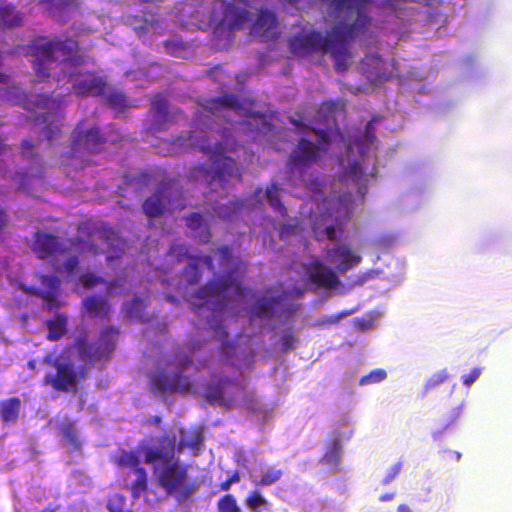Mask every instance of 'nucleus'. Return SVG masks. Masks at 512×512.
I'll return each instance as SVG.
<instances>
[{"label": "nucleus", "mask_w": 512, "mask_h": 512, "mask_svg": "<svg viewBox=\"0 0 512 512\" xmlns=\"http://www.w3.org/2000/svg\"><path fill=\"white\" fill-rule=\"evenodd\" d=\"M370 1L331 0L328 4L331 15L342 20L332 26L328 36L315 29L303 28L288 38L290 52L295 56L312 53L330 54L335 62V70L346 71L352 57L348 44L365 35L371 25L372 18L366 13Z\"/></svg>", "instance_id": "1"}, {"label": "nucleus", "mask_w": 512, "mask_h": 512, "mask_svg": "<svg viewBox=\"0 0 512 512\" xmlns=\"http://www.w3.org/2000/svg\"><path fill=\"white\" fill-rule=\"evenodd\" d=\"M202 443L201 432L181 429L178 443L173 433H165L158 439L157 447L143 449L144 462L152 466L157 485L179 504L191 501L199 485L190 477L189 465L176 458L175 454L185 448L199 449Z\"/></svg>", "instance_id": "2"}, {"label": "nucleus", "mask_w": 512, "mask_h": 512, "mask_svg": "<svg viewBox=\"0 0 512 512\" xmlns=\"http://www.w3.org/2000/svg\"><path fill=\"white\" fill-rule=\"evenodd\" d=\"M28 47L39 81L49 78L50 71L56 67H59L63 74L62 77L57 75V81L65 78L72 80V69L83 66L88 61L78 41L73 38L47 40L45 37H36L31 40Z\"/></svg>", "instance_id": "3"}, {"label": "nucleus", "mask_w": 512, "mask_h": 512, "mask_svg": "<svg viewBox=\"0 0 512 512\" xmlns=\"http://www.w3.org/2000/svg\"><path fill=\"white\" fill-rule=\"evenodd\" d=\"M185 141L188 142L189 146L203 153L211 154L212 166L210 168L200 164L190 169L189 177L192 180H202L208 185L217 181L222 188H226L233 180L242 181V174L236 161L219 152L220 142L211 143L206 131L201 130L198 134L197 129H194L189 132Z\"/></svg>", "instance_id": "4"}, {"label": "nucleus", "mask_w": 512, "mask_h": 512, "mask_svg": "<svg viewBox=\"0 0 512 512\" xmlns=\"http://www.w3.org/2000/svg\"><path fill=\"white\" fill-rule=\"evenodd\" d=\"M7 99L13 105L22 106L25 110L37 114L34 126L38 128L36 134L39 142L43 139L50 141L58 137L64 118L61 99L47 94H38L30 98L20 88L10 91Z\"/></svg>", "instance_id": "5"}, {"label": "nucleus", "mask_w": 512, "mask_h": 512, "mask_svg": "<svg viewBox=\"0 0 512 512\" xmlns=\"http://www.w3.org/2000/svg\"><path fill=\"white\" fill-rule=\"evenodd\" d=\"M229 289H234L238 296H244L246 288L243 287L232 274L223 275L220 278L214 279L201 287L193 296L191 301L192 309L195 313L200 314L203 308L211 310L213 317L208 319L211 329L214 330L215 336L223 347L230 346L228 341V332L220 325L215 323L217 313L223 312L227 306L226 292Z\"/></svg>", "instance_id": "6"}, {"label": "nucleus", "mask_w": 512, "mask_h": 512, "mask_svg": "<svg viewBox=\"0 0 512 512\" xmlns=\"http://www.w3.org/2000/svg\"><path fill=\"white\" fill-rule=\"evenodd\" d=\"M354 200L350 193L323 199L320 211L312 218V231L317 241L337 240L352 217Z\"/></svg>", "instance_id": "7"}, {"label": "nucleus", "mask_w": 512, "mask_h": 512, "mask_svg": "<svg viewBox=\"0 0 512 512\" xmlns=\"http://www.w3.org/2000/svg\"><path fill=\"white\" fill-rule=\"evenodd\" d=\"M200 347V343L195 342L188 345L187 350L189 354L182 350H177L167 362V365L174 368L176 372L168 373L163 368L157 369L151 374L152 390L161 395L178 393L186 396L194 393L190 377L183 375V372L193 364L192 355Z\"/></svg>", "instance_id": "8"}, {"label": "nucleus", "mask_w": 512, "mask_h": 512, "mask_svg": "<svg viewBox=\"0 0 512 512\" xmlns=\"http://www.w3.org/2000/svg\"><path fill=\"white\" fill-rule=\"evenodd\" d=\"M211 5L209 17L205 26L212 28L214 33H231L241 30L250 19V12L236 7L235 3L251 5L252 0H204Z\"/></svg>", "instance_id": "9"}, {"label": "nucleus", "mask_w": 512, "mask_h": 512, "mask_svg": "<svg viewBox=\"0 0 512 512\" xmlns=\"http://www.w3.org/2000/svg\"><path fill=\"white\" fill-rule=\"evenodd\" d=\"M314 132L317 143L305 138L300 139L287 160L288 172L300 179L303 178L307 169L321 158L322 153L328 151L330 146V139L326 132Z\"/></svg>", "instance_id": "10"}, {"label": "nucleus", "mask_w": 512, "mask_h": 512, "mask_svg": "<svg viewBox=\"0 0 512 512\" xmlns=\"http://www.w3.org/2000/svg\"><path fill=\"white\" fill-rule=\"evenodd\" d=\"M84 121H80L71 134L70 152L71 156L82 157L86 153L97 152L107 142L116 143L118 137H105L100 134L97 126L89 129L83 128Z\"/></svg>", "instance_id": "11"}, {"label": "nucleus", "mask_w": 512, "mask_h": 512, "mask_svg": "<svg viewBox=\"0 0 512 512\" xmlns=\"http://www.w3.org/2000/svg\"><path fill=\"white\" fill-rule=\"evenodd\" d=\"M56 370L55 374H47L44 378V384L51 385L58 392H76L80 381L87 376L85 366L76 368L71 361H60L56 359L53 362Z\"/></svg>", "instance_id": "12"}, {"label": "nucleus", "mask_w": 512, "mask_h": 512, "mask_svg": "<svg viewBox=\"0 0 512 512\" xmlns=\"http://www.w3.org/2000/svg\"><path fill=\"white\" fill-rule=\"evenodd\" d=\"M118 335L119 330L109 326L100 332L96 343H88L85 338H79L77 350L80 358L90 362L107 359L116 347V336Z\"/></svg>", "instance_id": "13"}, {"label": "nucleus", "mask_w": 512, "mask_h": 512, "mask_svg": "<svg viewBox=\"0 0 512 512\" xmlns=\"http://www.w3.org/2000/svg\"><path fill=\"white\" fill-rule=\"evenodd\" d=\"M31 249L37 258L41 260L64 255L69 250L59 236L40 230H37L33 235Z\"/></svg>", "instance_id": "14"}, {"label": "nucleus", "mask_w": 512, "mask_h": 512, "mask_svg": "<svg viewBox=\"0 0 512 512\" xmlns=\"http://www.w3.org/2000/svg\"><path fill=\"white\" fill-rule=\"evenodd\" d=\"M67 81L73 82V92L80 97H99L106 93L107 82L105 78L94 72L76 75L72 71V80L67 78Z\"/></svg>", "instance_id": "15"}, {"label": "nucleus", "mask_w": 512, "mask_h": 512, "mask_svg": "<svg viewBox=\"0 0 512 512\" xmlns=\"http://www.w3.org/2000/svg\"><path fill=\"white\" fill-rule=\"evenodd\" d=\"M307 279L314 290H333L337 289L341 284L335 272L325 266L319 259H314L309 263L307 267Z\"/></svg>", "instance_id": "16"}, {"label": "nucleus", "mask_w": 512, "mask_h": 512, "mask_svg": "<svg viewBox=\"0 0 512 512\" xmlns=\"http://www.w3.org/2000/svg\"><path fill=\"white\" fill-rule=\"evenodd\" d=\"M359 70L372 83H383L392 78L386 62L377 53L366 54L359 63Z\"/></svg>", "instance_id": "17"}, {"label": "nucleus", "mask_w": 512, "mask_h": 512, "mask_svg": "<svg viewBox=\"0 0 512 512\" xmlns=\"http://www.w3.org/2000/svg\"><path fill=\"white\" fill-rule=\"evenodd\" d=\"M251 34L264 40H275L279 36L278 20L274 12L261 8L252 22Z\"/></svg>", "instance_id": "18"}, {"label": "nucleus", "mask_w": 512, "mask_h": 512, "mask_svg": "<svg viewBox=\"0 0 512 512\" xmlns=\"http://www.w3.org/2000/svg\"><path fill=\"white\" fill-rule=\"evenodd\" d=\"M152 129L155 131L167 130L175 120L178 111L170 112L167 99L162 94H157L151 102Z\"/></svg>", "instance_id": "19"}, {"label": "nucleus", "mask_w": 512, "mask_h": 512, "mask_svg": "<svg viewBox=\"0 0 512 512\" xmlns=\"http://www.w3.org/2000/svg\"><path fill=\"white\" fill-rule=\"evenodd\" d=\"M234 385V381L226 376L219 377L216 381L205 385L203 397L212 406H220L229 409L232 398H225L224 391L226 388Z\"/></svg>", "instance_id": "20"}, {"label": "nucleus", "mask_w": 512, "mask_h": 512, "mask_svg": "<svg viewBox=\"0 0 512 512\" xmlns=\"http://www.w3.org/2000/svg\"><path fill=\"white\" fill-rule=\"evenodd\" d=\"M327 257L330 262L338 260L337 270L345 273L361 262V257L352 252V250L344 244H339L331 249H326Z\"/></svg>", "instance_id": "21"}, {"label": "nucleus", "mask_w": 512, "mask_h": 512, "mask_svg": "<svg viewBox=\"0 0 512 512\" xmlns=\"http://www.w3.org/2000/svg\"><path fill=\"white\" fill-rule=\"evenodd\" d=\"M174 186H177L176 183L161 184L156 192L143 202L142 209L144 214L151 218L160 217L164 211L162 198L167 193V190L173 189Z\"/></svg>", "instance_id": "22"}, {"label": "nucleus", "mask_w": 512, "mask_h": 512, "mask_svg": "<svg viewBox=\"0 0 512 512\" xmlns=\"http://www.w3.org/2000/svg\"><path fill=\"white\" fill-rule=\"evenodd\" d=\"M203 109L213 115H217L220 111L225 109H232L236 112L243 110V105L238 97L234 94H223L216 98H211L205 101Z\"/></svg>", "instance_id": "23"}, {"label": "nucleus", "mask_w": 512, "mask_h": 512, "mask_svg": "<svg viewBox=\"0 0 512 512\" xmlns=\"http://www.w3.org/2000/svg\"><path fill=\"white\" fill-rule=\"evenodd\" d=\"M199 263L204 264L210 271L214 270L213 259L210 255L193 258L182 272V278L186 285H195L201 280Z\"/></svg>", "instance_id": "24"}, {"label": "nucleus", "mask_w": 512, "mask_h": 512, "mask_svg": "<svg viewBox=\"0 0 512 512\" xmlns=\"http://www.w3.org/2000/svg\"><path fill=\"white\" fill-rule=\"evenodd\" d=\"M85 311L94 318L108 320L112 311L108 300L102 296L93 295L83 300Z\"/></svg>", "instance_id": "25"}, {"label": "nucleus", "mask_w": 512, "mask_h": 512, "mask_svg": "<svg viewBox=\"0 0 512 512\" xmlns=\"http://www.w3.org/2000/svg\"><path fill=\"white\" fill-rule=\"evenodd\" d=\"M342 457L343 449L341 437L338 433L330 440L324 455L320 459V463L329 469L336 470L341 464Z\"/></svg>", "instance_id": "26"}, {"label": "nucleus", "mask_w": 512, "mask_h": 512, "mask_svg": "<svg viewBox=\"0 0 512 512\" xmlns=\"http://www.w3.org/2000/svg\"><path fill=\"white\" fill-rule=\"evenodd\" d=\"M186 226L195 233L199 240L207 244L211 239V231L206 219L198 212L190 213L186 218Z\"/></svg>", "instance_id": "27"}, {"label": "nucleus", "mask_w": 512, "mask_h": 512, "mask_svg": "<svg viewBox=\"0 0 512 512\" xmlns=\"http://www.w3.org/2000/svg\"><path fill=\"white\" fill-rule=\"evenodd\" d=\"M21 400L11 397L0 402V418L6 424L15 423L19 418Z\"/></svg>", "instance_id": "28"}, {"label": "nucleus", "mask_w": 512, "mask_h": 512, "mask_svg": "<svg viewBox=\"0 0 512 512\" xmlns=\"http://www.w3.org/2000/svg\"><path fill=\"white\" fill-rule=\"evenodd\" d=\"M281 297L271 299L258 298L251 310L253 316L261 319L270 318L273 314L274 308L280 303Z\"/></svg>", "instance_id": "29"}, {"label": "nucleus", "mask_w": 512, "mask_h": 512, "mask_svg": "<svg viewBox=\"0 0 512 512\" xmlns=\"http://www.w3.org/2000/svg\"><path fill=\"white\" fill-rule=\"evenodd\" d=\"M127 22L133 27L138 35H144L150 31H154L159 25V19L154 15L147 17L128 16Z\"/></svg>", "instance_id": "30"}, {"label": "nucleus", "mask_w": 512, "mask_h": 512, "mask_svg": "<svg viewBox=\"0 0 512 512\" xmlns=\"http://www.w3.org/2000/svg\"><path fill=\"white\" fill-rule=\"evenodd\" d=\"M101 96L104 97L105 104L114 111L122 112L127 107V100L124 93L118 89L109 87L108 84L106 93Z\"/></svg>", "instance_id": "31"}, {"label": "nucleus", "mask_w": 512, "mask_h": 512, "mask_svg": "<svg viewBox=\"0 0 512 512\" xmlns=\"http://www.w3.org/2000/svg\"><path fill=\"white\" fill-rule=\"evenodd\" d=\"M58 430L62 438L69 444L73 451H80L82 444L78 436V432L75 428L74 422L70 420L63 421L59 426Z\"/></svg>", "instance_id": "32"}, {"label": "nucleus", "mask_w": 512, "mask_h": 512, "mask_svg": "<svg viewBox=\"0 0 512 512\" xmlns=\"http://www.w3.org/2000/svg\"><path fill=\"white\" fill-rule=\"evenodd\" d=\"M21 24V15L13 6L0 7V30L18 27Z\"/></svg>", "instance_id": "33"}, {"label": "nucleus", "mask_w": 512, "mask_h": 512, "mask_svg": "<svg viewBox=\"0 0 512 512\" xmlns=\"http://www.w3.org/2000/svg\"><path fill=\"white\" fill-rule=\"evenodd\" d=\"M280 189L276 183H272L265 191L266 199L270 207L277 212L280 216L285 217L287 215V209L283 205L279 195Z\"/></svg>", "instance_id": "34"}, {"label": "nucleus", "mask_w": 512, "mask_h": 512, "mask_svg": "<svg viewBox=\"0 0 512 512\" xmlns=\"http://www.w3.org/2000/svg\"><path fill=\"white\" fill-rule=\"evenodd\" d=\"M137 476L136 480L130 487L131 497L136 500L145 495L148 489L147 472L144 468H139L135 471Z\"/></svg>", "instance_id": "35"}, {"label": "nucleus", "mask_w": 512, "mask_h": 512, "mask_svg": "<svg viewBox=\"0 0 512 512\" xmlns=\"http://www.w3.org/2000/svg\"><path fill=\"white\" fill-rule=\"evenodd\" d=\"M245 503L251 512H270L269 502L257 491L249 493Z\"/></svg>", "instance_id": "36"}, {"label": "nucleus", "mask_w": 512, "mask_h": 512, "mask_svg": "<svg viewBox=\"0 0 512 512\" xmlns=\"http://www.w3.org/2000/svg\"><path fill=\"white\" fill-rule=\"evenodd\" d=\"M46 325L48 329L47 338L50 341H57L66 333V318L64 316H58L55 320H49Z\"/></svg>", "instance_id": "37"}, {"label": "nucleus", "mask_w": 512, "mask_h": 512, "mask_svg": "<svg viewBox=\"0 0 512 512\" xmlns=\"http://www.w3.org/2000/svg\"><path fill=\"white\" fill-rule=\"evenodd\" d=\"M450 378L447 369H443L432 374L423 387V394L434 391L437 387L444 384Z\"/></svg>", "instance_id": "38"}, {"label": "nucleus", "mask_w": 512, "mask_h": 512, "mask_svg": "<svg viewBox=\"0 0 512 512\" xmlns=\"http://www.w3.org/2000/svg\"><path fill=\"white\" fill-rule=\"evenodd\" d=\"M145 307L146 304L144 300L135 297L131 301L125 303L124 310L130 319L137 320L143 318Z\"/></svg>", "instance_id": "39"}, {"label": "nucleus", "mask_w": 512, "mask_h": 512, "mask_svg": "<svg viewBox=\"0 0 512 512\" xmlns=\"http://www.w3.org/2000/svg\"><path fill=\"white\" fill-rule=\"evenodd\" d=\"M283 475L279 469L269 468L259 480L254 481L256 487H267L278 482Z\"/></svg>", "instance_id": "40"}, {"label": "nucleus", "mask_w": 512, "mask_h": 512, "mask_svg": "<svg viewBox=\"0 0 512 512\" xmlns=\"http://www.w3.org/2000/svg\"><path fill=\"white\" fill-rule=\"evenodd\" d=\"M217 510L218 512H241V508L232 494H226L218 500Z\"/></svg>", "instance_id": "41"}, {"label": "nucleus", "mask_w": 512, "mask_h": 512, "mask_svg": "<svg viewBox=\"0 0 512 512\" xmlns=\"http://www.w3.org/2000/svg\"><path fill=\"white\" fill-rule=\"evenodd\" d=\"M118 463L121 466L129 467V468L133 469L134 472L137 469L141 468L139 466L140 459H139L137 453L133 452V451H129V452L123 451L118 458Z\"/></svg>", "instance_id": "42"}, {"label": "nucleus", "mask_w": 512, "mask_h": 512, "mask_svg": "<svg viewBox=\"0 0 512 512\" xmlns=\"http://www.w3.org/2000/svg\"><path fill=\"white\" fill-rule=\"evenodd\" d=\"M34 144L31 139H24L21 144V154L25 159H37L38 172H42L44 165L42 158L39 155L33 153Z\"/></svg>", "instance_id": "43"}, {"label": "nucleus", "mask_w": 512, "mask_h": 512, "mask_svg": "<svg viewBox=\"0 0 512 512\" xmlns=\"http://www.w3.org/2000/svg\"><path fill=\"white\" fill-rule=\"evenodd\" d=\"M297 338L294 334L293 328L289 327L282 331L281 334V349L284 353L292 351L296 348Z\"/></svg>", "instance_id": "44"}, {"label": "nucleus", "mask_w": 512, "mask_h": 512, "mask_svg": "<svg viewBox=\"0 0 512 512\" xmlns=\"http://www.w3.org/2000/svg\"><path fill=\"white\" fill-rule=\"evenodd\" d=\"M387 378V373L384 369L378 368L369 372L359 380V385L366 386L371 384L380 383Z\"/></svg>", "instance_id": "45"}, {"label": "nucleus", "mask_w": 512, "mask_h": 512, "mask_svg": "<svg viewBox=\"0 0 512 512\" xmlns=\"http://www.w3.org/2000/svg\"><path fill=\"white\" fill-rule=\"evenodd\" d=\"M239 208L238 202L229 201V205L226 204H216L213 206L214 212L223 219H229L233 216L235 211Z\"/></svg>", "instance_id": "46"}, {"label": "nucleus", "mask_w": 512, "mask_h": 512, "mask_svg": "<svg viewBox=\"0 0 512 512\" xmlns=\"http://www.w3.org/2000/svg\"><path fill=\"white\" fill-rule=\"evenodd\" d=\"M169 255L175 257L178 261L189 259L190 261L195 258L188 253V248L184 244L173 243L169 249Z\"/></svg>", "instance_id": "47"}, {"label": "nucleus", "mask_w": 512, "mask_h": 512, "mask_svg": "<svg viewBox=\"0 0 512 512\" xmlns=\"http://www.w3.org/2000/svg\"><path fill=\"white\" fill-rule=\"evenodd\" d=\"M125 183L129 186L136 185L138 189L148 184L150 175L146 172H141L137 175H125Z\"/></svg>", "instance_id": "48"}, {"label": "nucleus", "mask_w": 512, "mask_h": 512, "mask_svg": "<svg viewBox=\"0 0 512 512\" xmlns=\"http://www.w3.org/2000/svg\"><path fill=\"white\" fill-rule=\"evenodd\" d=\"M342 319L341 315H328L314 321L313 326L321 329L330 328L338 324Z\"/></svg>", "instance_id": "49"}, {"label": "nucleus", "mask_w": 512, "mask_h": 512, "mask_svg": "<svg viewBox=\"0 0 512 512\" xmlns=\"http://www.w3.org/2000/svg\"><path fill=\"white\" fill-rule=\"evenodd\" d=\"M165 50L172 56H178L180 51L185 50V45L182 42L167 40L164 42Z\"/></svg>", "instance_id": "50"}, {"label": "nucleus", "mask_w": 512, "mask_h": 512, "mask_svg": "<svg viewBox=\"0 0 512 512\" xmlns=\"http://www.w3.org/2000/svg\"><path fill=\"white\" fill-rule=\"evenodd\" d=\"M481 373V368H473L468 374L461 377L463 385L471 387L479 379Z\"/></svg>", "instance_id": "51"}, {"label": "nucleus", "mask_w": 512, "mask_h": 512, "mask_svg": "<svg viewBox=\"0 0 512 512\" xmlns=\"http://www.w3.org/2000/svg\"><path fill=\"white\" fill-rule=\"evenodd\" d=\"M240 473L238 471H234L225 481L220 483L219 489L221 491H229L231 486L240 482Z\"/></svg>", "instance_id": "52"}, {"label": "nucleus", "mask_w": 512, "mask_h": 512, "mask_svg": "<svg viewBox=\"0 0 512 512\" xmlns=\"http://www.w3.org/2000/svg\"><path fill=\"white\" fill-rule=\"evenodd\" d=\"M401 470H402V463L401 462H398V463L394 464L391 467V469L389 470V472L387 473V475L382 480V484L383 485L390 484L399 475Z\"/></svg>", "instance_id": "53"}, {"label": "nucleus", "mask_w": 512, "mask_h": 512, "mask_svg": "<svg viewBox=\"0 0 512 512\" xmlns=\"http://www.w3.org/2000/svg\"><path fill=\"white\" fill-rule=\"evenodd\" d=\"M375 119L370 120L366 126L364 131V138L368 144H373L376 141V134H375Z\"/></svg>", "instance_id": "54"}, {"label": "nucleus", "mask_w": 512, "mask_h": 512, "mask_svg": "<svg viewBox=\"0 0 512 512\" xmlns=\"http://www.w3.org/2000/svg\"><path fill=\"white\" fill-rule=\"evenodd\" d=\"M80 281L86 289H91L96 286L101 281V279L94 274L87 273L80 277Z\"/></svg>", "instance_id": "55"}, {"label": "nucleus", "mask_w": 512, "mask_h": 512, "mask_svg": "<svg viewBox=\"0 0 512 512\" xmlns=\"http://www.w3.org/2000/svg\"><path fill=\"white\" fill-rule=\"evenodd\" d=\"M218 253L221 256L222 266L228 265L232 261V250L228 245L221 246Z\"/></svg>", "instance_id": "56"}, {"label": "nucleus", "mask_w": 512, "mask_h": 512, "mask_svg": "<svg viewBox=\"0 0 512 512\" xmlns=\"http://www.w3.org/2000/svg\"><path fill=\"white\" fill-rule=\"evenodd\" d=\"M78 265H79L78 257L71 256L64 262V269L68 274L73 275L77 271Z\"/></svg>", "instance_id": "57"}, {"label": "nucleus", "mask_w": 512, "mask_h": 512, "mask_svg": "<svg viewBox=\"0 0 512 512\" xmlns=\"http://www.w3.org/2000/svg\"><path fill=\"white\" fill-rule=\"evenodd\" d=\"M348 174L350 178L355 180L361 178L364 175V172L358 162H353L348 167Z\"/></svg>", "instance_id": "58"}, {"label": "nucleus", "mask_w": 512, "mask_h": 512, "mask_svg": "<svg viewBox=\"0 0 512 512\" xmlns=\"http://www.w3.org/2000/svg\"><path fill=\"white\" fill-rule=\"evenodd\" d=\"M101 238L111 246H114L113 242H117V244L120 242L116 237V233L112 229H104L101 232Z\"/></svg>", "instance_id": "59"}, {"label": "nucleus", "mask_w": 512, "mask_h": 512, "mask_svg": "<svg viewBox=\"0 0 512 512\" xmlns=\"http://www.w3.org/2000/svg\"><path fill=\"white\" fill-rule=\"evenodd\" d=\"M40 296L45 301L49 310H53L58 307V304L51 292H43Z\"/></svg>", "instance_id": "60"}, {"label": "nucleus", "mask_w": 512, "mask_h": 512, "mask_svg": "<svg viewBox=\"0 0 512 512\" xmlns=\"http://www.w3.org/2000/svg\"><path fill=\"white\" fill-rule=\"evenodd\" d=\"M43 282L51 289L55 290L59 287L60 281L56 276H46Z\"/></svg>", "instance_id": "61"}, {"label": "nucleus", "mask_w": 512, "mask_h": 512, "mask_svg": "<svg viewBox=\"0 0 512 512\" xmlns=\"http://www.w3.org/2000/svg\"><path fill=\"white\" fill-rule=\"evenodd\" d=\"M442 453H443V458L446 460L459 461L461 458V453H459L457 451L445 449L442 451Z\"/></svg>", "instance_id": "62"}, {"label": "nucleus", "mask_w": 512, "mask_h": 512, "mask_svg": "<svg viewBox=\"0 0 512 512\" xmlns=\"http://www.w3.org/2000/svg\"><path fill=\"white\" fill-rule=\"evenodd\" d=\"M107 509L109 512H130L129 510H125L120 505H116L115 503H109L107 505Z\"/></svg>", "instance_id": "63"}, {"label": "nucleus", "mask_w": 512, "mask_h": 512, "mask_svg": "<svg viewBox=\"0 0 512 512\" xmlns=\"http://www.w3.org/2000/svg\"><path fill=\"white\" fill-rule=\"evenodd\" d=\"M395 493L394 492H391V493H385L383 495H381L379 497V501L380 502H390V501H393L394 498H395Z\"/></svg>", "instance_id": "64"}]
</instances>
